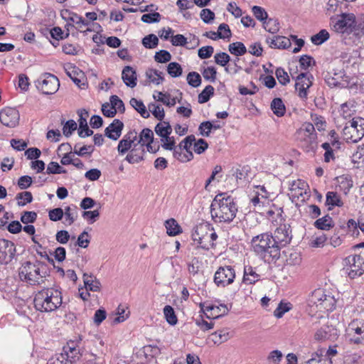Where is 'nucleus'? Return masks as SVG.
<instances>
[{
    "label": "nucleus",
    "mask_w": 364,
    "mask_h": 364,
    "mask_svg": "<svg viewBox=\"0 0 364 364\" xmlns=\"http://www.w3.org/2000/svg\"><path fill=\"white\" fill-rule=\"evenodd\" d=\"M237 211L238 207L235 198L226 193L216 195L210 205L211 216L215 223H231Z\"/></svg>",
    "instance_id": "f257e3e1"
},
{
    "label": "nucleus",
    "mask_w": 364,
    "mask_h": 364,
    "mask_svg": "<svg viewBox=\"0 0 364 364\" xmlns=\"http://www.w3.org/2000/svg\"><path fill=\"white\" fill-rule=\"evenodd\" d=\"M251 244L255 253L265 262L271 263L280 257L279 248L272 234L265 232L253 237Z\"/></svg>",
    "instance_id": "f03ea898"
},
{
    "label": "nucleus",
    "mask_w": 364,
    "mask_h": 364,
    "mask_svg": "<svg viewBox=\"0 0 364 364\" xmlns=\"http://www.w3.org/2000/svg\"><path fill=\"white\" fill-rule=\"evenodd\" d=\"M47 264L40 260L36 259L31 262H23L18 269L20 279L28 285H40L44 282L47 275Z\"/></svg>",
    "instance_id": "7ed1b4c3"
},
{
    "label": "nucleus",
    "mask_w": 364,
    "mask_h": 364,
    "mask_svg": "<svg viewBox=\"0 0 364 364\" xmlns=\"http://www.w3.org/2000/svg\"><path fill=\"white\" fill-rule=\"evenodd\" d=\"M36 310L50 312L56 310L62 304V293L57 288H45L38 291L33 299Z\"/></svg>",
    "instance_id": "20e7f679"
},
{
    "label": "nucleus",
    "mask_w": 364,
    "mask_h": 364,
    "mask_svg": "<svg viewBox=\"0 0 364 364\" xmlns=\"http://www.w3.org/2000/svg\"><path fill=\"white\" fill-rule=\"evenodd\" d=\"M363 24H333V31L339 35L345 44L362 47L364 44Z\"/></svg>",
    "instance_id": "39448f33"
},
{
    "label": "nucleus",
    "mask_w": 364,
    "mask_h": 364,
    "mask_svg": "<svg viewBox=\"0 0 364 364\" xmlns=\"http://www.w3.org/2000/svg\"><path fill=\"white\" fill-rule=\"evenodd\" d=\"M343 272L350 279L361 276L364 273V259L360 255H349L343 260Z\"/></svg>",
    "instance_id": "423d86ee"
},
{
    "label": "nucleus",
    "mask_w": 364,
    "mask_h": 364,
    "mask_svg": "<svg viewBox=\"0 0 364 364\" xmlns=\"http://www.w3.org/2000/svg\"><path fill=\"white\" fill-rule=\"evenodd\" d=\"M38 90L43 95H53L55 93L60 86L58 78L50 73H46L41 75L35 82Z\"/></svg>",
    "instance_id": "0eeeda50"
},
{
    "label": "nucleus",
    "mask_w": 364,
    "mask_h": 364,
    "mask_svg": "<svg viewBox=\"0 0 364 364\" xmlns=\"http://www.w3.org/2000/svg\"><path fill=\"white\" fill-rule=\"evenodd\" d=\"M209 232H211V227L208 223H200L193 228L191 237L193 242L197 243L198 248L205 250L211 248V245L208 241Z\"/></svg>",
    "instance_id": "6e6552de"
},
{
    "label": "nucleus",
    "mask_w": 364,
    "mask_h": 364,
    "mask_svg": "<svg viewBox=\"0 0 364 364\" xmlns=\"http://www.w3.org/2000/svg\"><path fill=\"white\" fill-rule=\"evenodd\" d=\"M235 270L232 266L220 267L215 273L214 282L218 287H225L233 283Z\"/></svg>",
    "instance_id": "1a4fd4ad"
},
{
    "label": "nucleus",
    "mask_w": 364,
    "mask_h": 364,
    "mask_svg": "<svg viewBox=\"0 0 364 364\" xmlns=\"http://www.w3.org/2000/svg\"><path fill=\"white\" fill-rule=\"evenodd\" d=\"M360 130L355 131L352 120L347 122L342 130V136L348 143H356L364 136V119H359Z\"/></svg>",
    "instance_id": "9d476101"
},
{
    "label": "nucleus",
    "mask_w": 364,
    "mask_h": 364,
    "mask_svg": "<svg viewBox=\"0 0 364 364\" xmlns=\"http://www.w3.org/2000/svg\"><path fill=\"white\" fill-rule=\"evenodd\" d=\"M273 238L279 248L289 245L292 240V230L289 224H280L274 231Z\"/></svg>",
    "instance_id": "9b49d317"
},
{
    "label": "nucleus",
    "mask_w": 364,
    "mask_h": 364,
    "mask_svg": "<svg viewBox=\"0 0 364 364\" xmlns=\"http://www.w3.org/2000/svg\"><path fill=\"white\" fill-rule=\"evenodd\" d=\"M16 253L15 244L6 239H0V264H8Z\"/></svg>",
    "instance_id": "f8f14e48"
},
{
    "label": "nucleus",
    "mask_w": 364,
    "mask_h": 364,
    "mask_svg": "<svg viewBox=\"0 0 364 364\" xmlns=\"http://www.w3.org/2000/svg\"><path fill=\"white\" fill-rule=\"evenodd\" d=\"M313 79V75L308 73H301L295 77V88L298 91V95L300 98H307V90L312 85Z\"/></svg>",
    "instance_id": "ddd939ff"
},
{
    "label": "nucleus",
    "mask_w": 364,
    "mask_h": 364,
    "mask_svg": "<svg viewBox=\"0 0 364 364\" xmlns=\"http://www.w3.org/2000/svg\"><path fill=\"white\" fill-rule=\"evenodd\" d=\"M18 111L14 108L6 107L0 112V122L8 127H15L19 122Z\"/></svg>",
    "instance_id": "4468645a"
},
{
    "label": "nucleus",
    "mask_w": 364,
    "mask_h": 364,
    "mask_svg": "<svg viewBox=\"0 0 364 364\" xmlns=\"http://www.w3.org/2000/svg\"><path fill=\"white\" fill-rule=\"evenodd\" d=\"M331 23H364V14L355 16L353 13L343 12L331 16Z\"/></svg>",
    "instance_id": "2eb2a0df"
},
{
    "label": "nucleus",
    "mask_w": 364,
    "mask_h": 364,
    "mask_svg": "<svg viewBox=\"0 0 364 364\" xmlns=\"http://www.w3.org/2000/svg\"><path fill=\"white\" fill-rule=\"evenodd\" d=\"M296 134L297 140L299 141L300 146L304 149L305 151L309 152L315 149L317 146L316 134H304L303 131H298Z\"/></svg>",
    "instance_id": "dca6fc26"
},
{
    "label": "nucleus",
    "mask_w": 364,
    "mask_h": 364,
    "mask_svg": "<svg viewBox=\"0 0 364 364\" xmlns=\"http://www.w3.org/2000/svg\"><path fill=\"white\" fill-rule=\"evenodd\" d=\"M144 144L141 143L134 144L129 153L127 155L125 159L129 164H136L143 161L145 154Z\"/></svg>",
    "instance_id": "f3484780"
},
{
    "label": "nucleus",
    "mask_w": 364,
    "mask_h": 364,
    "mask_svg": "<svg viewBox=\"0 0 364 364\" xmlns=\"http://www.w3.org/2000/svg\"><path fill=\"white\" fill-rule=\"evenodd\" d=\"M123 128V122L119 119H115L105 128V135L109 139L116 141L120 137Z\"/></svg>",
    "instance_id": "a211bd4d"
},
{
    "label": "nucleus",
    "mask_w": 364,
    "mask_h": 364,
    "mask_svg": "<svg viewBox=\"0 0 364 364\" xmlns=\"http://www.w3.org/2000/svg\"><path fill=\"white\" fill-rule=\"evenodd\" d=\"M122 78L125 85L129 87H134L137 83L136 70L131 66H125L122 72Z\"/></svg>",
    "instance_id": "6ab92c4d"
},
{
    "label": "nucleus",
    "mask_w": 364,
    "mask_h": 364,
    "mask_svg": "<svg viewBox=\"0 0 364 364\" xmlns=\"http://www.w3.org/2000/svg\"><path fill=\"white\" fill-rule=\"evenodd\" d=\"M266 41L273 48L287 49L291 47V42L289 38L282 36H275L273 38H267Z\"/></svg>",
    "instance_id": "aec40b11"
},
{
    "label": "nucleus",
    "mask_w": 364,
    "mask_h": 364,
    "mask_svg": "<svg viewBox=\"0 0 364 364\" xmlns=\"http://www.w3.org/2000/svg\"><path fill=\"white\" fill-rule=\"evenodd\" d=\"M83 282L86 290L92 291H99L100 290L101 284L100 281L93 275H89L85 273L83 274Z\"/></svg>",
    "instance_id": "412c9836"
},
{
    "label": "nucleus",
    "mask_w": 364,
    "mask_h": 364,
    "mask_svg": "<svg viewBox=\"0 0 364 364\" xmlns=\"http://www.w3.org/2000/svg\"><path fill=\"white\" fill-rule=\"evenodd\" d=\"M260 279V275L257 274L251 266L245 267L242 282L247 284H253Z\"/></svg>",
    "instance_id": "4be33fe9"
},
{
    "label": "nucleus",
    "mask_w": 364,
    "mask_h": 364,
    "mask_svg": "<svg viewBox=\"0 0 364 364\" xmlns=\"http://www.w3.org/2000/svg\"><path fill=\"white\" fill-rule=\"evenodd\" d=\"M326 205L329 206L328 210H331L335 206L342 207L343 203L341 196L336 192L328 191L326 193Z\"/></svg>",
    "instance_id": "5701e85b"
},
{
    "label": "nucleus",
    "mask_w": 364,
    "mask_h": 364,
    "mask_svg": "<svg viewBox=\"0 0 364 364\" xmlns=\"http://www.w3.org/2000/svg\"><path fill=\"white\" fill-rule=\"evenodd\" d=\"M314 227L317 229L322 230H329L331 228H333L334 223L332 218L329 215H326L325 216L317 219L314 224Z\"/></svg>",
    "instance_id": "b1692460"
},
{
    "label": "nucleus",
    "mask_w": 364,
    "mask_h": 364,
    "mask_svg": "<svg viewBox=\"0 0 364 364\" xmlns=\"http://www.w3.org/2000/svg\"><path fill=\"white\" fill-rule=\"evenodd\" d=\"M63 354L66 355L68 361L71 364L79 358V349L75 346L74 342L68 343V346L63 348Z\"/></svg>",
    "instance_id": "393cba45"
},
{
    "label": "nucleus",
    "mask_w": 364,
    "mask_h": 364,
    "mask_svg": "<svg viewBox=\"0 0 364 364\" xmlns=\"http://www.w3.org/2000/svg\"><path fill=\"white\" fill-rule=\"evenodd\" d=\"M271 109L273 113L279 117H283L286 112V107L282 100L279 97L274 98L271 102Z\"/></svg>",
    "instance_id": "a878e982"
},
{
    "label": "nucleus",
    "mask_w": 364,
    "mask_h": 364,
    "mask_svg": "<svg viewBox=\"0 0 364 364\" xmlns=\"http://www.w3.org/2000/svg\"><path fill=\"white\" fill-rule=\"evenodd\" d=\"M155 132L158 136L162 138H168V136L172 132V128L169 122L161 121V122L158 123L155 127Z\"/></svg>",
    "instance_id": "bb28decb"
},
{
    "label": "nucleus",
    "mask_w": 364,
    "mask_h": 364,
    "mask_svg": "<svg viewBox=\"0 0 364 364\" xmlns=\"http://www.w3.org/2000/svg\"><path fill=\"white\" fill-rule=\"evenodd\" d=\"M153 97L163 104L168 107H173L176 105V100L174 97H171L168 93H163L162 92L156 91Z\"/></svg>",
    "instance_id": "cd10ccee"
},
{
    "label": "nucleus",
    "mask_w": 364,
    "mask_h": 364,
    "mask_svg": "<svg viewBox=\"0 0 364 364\" xmlns=\"http://www.w3.org/2000/svg\"><path fill=\"white\" fill-rule=\"evenodd\" d=\"M165 226L167 234L170 236H176L182 232L181 226L173 218L167 220L165 223Z\"/></svg>",
    "instance_id": "c85d7f7f"
},
{
    "label": "nucleus",
    "mask_w": 364,
    "mask_h": 364,
    "mask_svg": "<svg viewBox=\"0 0 364 364\" xmlns=\"http://www.w3.org/2000/svg\"><path fill=\"white\" fill-rule=\"evenodd\" d=\"M129 103L130 105L136 110L143 118L146 119L149 117L150 114L141 100L133 97L130 100Z\"/></svg>",
    "instance_id": "c756f323"
},
{
    "label": "nucleus",
    "mask_w": 364,
    "mask_h": 364,
    "mask_svg": "<svg viewBox=\"0 0 364 364\" xmlns=\"http://www.w3.org/2000/svg\"><path fill=\"white\" fill-rule=\"evenodd\" d=\"M329 38V33L326 29H321L318 33L311 37V41L315 46H320L327 41Z\"/></svg>",
    "instance_id": "7c9ffc66"
},
{
    "label": "nucleus",
    "mask_w": 364,
    "mask_h": 364,
    "mask_svg": "<svg viewBox=\"0 0 364 364\" xmlns=\"http://www.w3.org/2000/svg\"><path fill=\"white\" fill-rule=\"evenodd\" d=\"M146 76L150 82L156 85L161 84L164 80L161 72L152 68L148 69L146 71Z\"/></svg>",
    "instance_id": "2f4dec72"
},
{
    "label": "nucleus",
    "mask_w": 364,
    "mask_h": 364,
    "mask_svg": "<svg viewBox=\"0 0 364 364\" xmlns=\"http://www.w3.org/2000/svg\"><path fill=\"white\" fill-rule=\"evenodd\" d=\"M228 50L236 56L243 55L247 53V48L242 42H235L228 46Z\"/></svg>",
    "instance_id": "473e14b6"
},
{
    "label": "nucleus",
    "mask_w": 364,
    "mask_h": 364,
    "mask_svg": "<svg viewBox=\"0 0 364 364\" xmlns=\"http://www.w3.org/2000/svg\"><path fill=\"white\" fill-rule=\"evenodd\" d=\"M77 207L76 205L67 206L65 208V220L69 225H72L78 217Z\"/></svg>",
    "instance_id": "72a5a7b5"
},
{
    "label": "nucleus",
    "mask_w": 364,
    "mask_h": 364,
    "mask_svg": "<svg viewBox=\"0 0 364 364\" xmlns=\"http://www.w3.org/2000/svg\"><path fill=\"white\" fill-rule=\"evenodd\" d=\"M110 21H122L123 20L134 21L136 18L134 15H129L127 16H124L122 12L119 10L113 9L110 11L109 17Z\"/></svg>",
    "instance_id": "f704fd0d"
},
{
    "label": "nucleus",
    "mask_w": 364,
    "mask_h": 364,
    "mask_svg": "<svg viewBox=\"0 0 364 364\" xmlns=\"http://www.w3.org/2000/svg\"><path fill=\"white\" fill-rule=\"evenodd\" d=\"M215 89L212 85H207L203 90L198 95V101L200 104H203L209 101L211 97L214 95Z\"/></svg>",
    "instance_id": "c9c22d12"
},
{
    "label": "nucleus",
    "mask_w": 364,
    "mask_h": 364,
    "mask_svg": "<svg viewBox=\"0 0 364 364\" xmlns=\"http://www.w3.org/2000/svg\"><path fill=\"white\" fill-rule=\"evenodd\" d=\"M355 106L354 101H348L342 104L341 105L340 112L343 118L347 119L350 117L355 112Z\"/></svg>",
    "instance_id": "e433bc0d"
},
{
    "label": "nucleus",
    "mask_w": 364,
    "mask_h": 364,
    "mask_svg": "<svg viewBox=\"0 0 364 364\" xmlns=\"http://www.w3.org/2000/svg\"><path fill=\"white\" fill-rule=\"evenodd\" d=\"M200 73L205 80L211 82H215L217 78V70L215 67L209 66L201 68Z\"/></svg>",
    "instance_id": "4c0bfd02"
},
{
    "label": "nucleus",
    "mask_w": 364,
    "mask_h": 364,
    "mask_svg": "<svg viewBox=\"0 0 364 364\" xmlns=\"http://www.w3.org/2000/svg\"><path fill=\"white\" fill-rule=\"evenodd\" d=\"M213 341L215 344H221L226 342L230 338V332L227 330L223 329L215 331L212 334Z\"/></svg>",
    "instance_id": "58836bf2"
},
{
    "label": "nucleus",
    "mask_w": 364,
    "mask_h": 364,
    "mask_svg": "<svg viewBox=\"0 0 364 364\" xmlns=\"http://www.w3.org/2000/svg\"><path fill=\"white\" fill-rule=\"evenodd\" d=\"M164 314L166 321L170 325L174 326L177 323L178 318L172 306L169 305L165 306L164 308Z\"/></svg>",
    "instance_id": "ea45409f"
},
{
    "label": "nucleus",
    "mask_w": 364,
    "mask_h": 364,
    "mask_svg": "<svg viewBox=\"0 0 364 364\" xmlns=\"http://www.w3.org/2000/svg\"><path fill=\"white\" fill-rule=\"evenodd\" d=\"M15 199L18 206H24L33 201V196L29 191H23L16 194Z\"/></svg>",
    "instance_id": "a19ab883"
},
{
    "label": "nucleus",
    "mask_w": 364,
    "mask_h": 364,
    "mask_svg": "<svg viewBox=\"0 0 364 364\" xmlns=\"http://www.w3.org/2000/svg\"><path fill=\"white\" fill-rule=\"evenodd\" d=\"M154 140V133L153 132L149 129L145 128L142 129L140 134L138 136V141L136 143L144 144L149 142L152 143Z\"/></svg>",
    "instance_id": "79ce46f5"
},
{
    "label": "nucleus",
    "mask_w": 364,
    "mask_h": 364,
    "mask_svg": "<svg viewBox=\"0 0 364 364\" xmlns=\"http://www.w3.org/2000/svg\"><path fill=\"white\" fill-rule=\"evenodd\" d=\"M213 311L210 315L205 314V316L208 318H218L220 316L225 315L228 313L229 310L225 304H220V306H215Z\"/></svg>",
    "instance_id": "37998d69"
},
{
    "label": "nucleus",
    "mask_w": 364,
    "mask_h": 364,
    "mask_svg": "<svg viewBox=\"0 0 364 364\" xmlns=\"http://www.w3.org/2000/svg\"><path fill=\"white\" fill-rule=\"evenodd\" d=\"M32 250L36 252V255H39L41 258L46 259L50 264L54 265V260L51 258L46 252V248L43 247L41 244L34 245L31 247Z\"/></svg>",
    "instance_id": "c03bdc74"
},
{
    "label": "nucleus",
    "mask_w": 364,
    "mask_h": 364,
    "mask_svg": "<svg viewBox=\"0 0 364 364\" xmlns=\"http://www.w3.org/2000/svg\"><path fill=\"white\" fill-rule=\"evenodd\" d=\"M252 11L258 21L262 23H266L268 18V14L264 8L259 6H254L252 8Z\"/></svg>",
    "instance_id": "a18cd8bd"
},
{
    "label": "nucleus",
    "mask_w": 364,
    "mask_h": 364,
    "mask_svg": "<svg viewBox=\"0 0 364 364\" xmlns=\"http://www.w3.org/2000/svg\"><path fill=\"white\" fill-rule=\"evenodd\" d=\"M167 72L172 77H178L182 75L183 69L176 62H171L167 66Z\"/></svg>",
    "instance_id": "49530a36"
},
{
    "label": "nucleus",
    "mask_w": 364,
    "mask_h": 364,
    "mask_svg": "<svg viewBox=\"0 0 364 364\" xmlns=\"http://www.w3.org/2000/svg\"><path fill=\"white\" fill-rule=\"evenodd\" d=\"M149 111L159 121H162L165 117L164 109L162 107L154 103L149 105Z\"/></svg>",
    "instance_id": "de8ad7c7"
},
{
    "label": "nucleus",
    "mask_w": 364,
    "mask_h": 364,
    "mask_svg": "<svg viewBox=\"0 0 364 364\" xmlns=\"http://www.w3.org/2000/svg\"><path fill=\"white\" fill-rule=\"evenodd\" d=\"M188 85L193 87H198L201 84V77L195 71L190 72L186 77Z\"/></svg>",
    "instance_id": "09e8293b"
},
{
    "label": "nucleus",
    "mask_w": 364,
    "mask_h": 364,
    "mask_svg": "<svg viewBox=\"0 0 364 364\" xmlns=\"http://www.w3.org/2000/svg\"><path fill=\"white\" fill-rule=\"evenodd\" d=\"M250 201L252 205L259 210L264 205L265 203H267V196L262 195L260 197V194L257 192Z\"/></svg>",
    "instance_id": "8fccbe9b"
},
{
    "label": "nucleus",
    "mask_w": 364,
    "mask_h": 364,
    "mask_svg": "<svg viewBox=\"0 0 364 364\" xmlns=\"http://www.w3.org/2000/svg\"><path fill=\"white\" fill-rule=\"evenodd\" d=\"M299 65L301 70H306L309 67L316 65L313 57L309 55H303L299 58Z\"/></svg>",
    "instance_id": "3c124183"
},
{
    "label": "nucleus",
    "mask_w": 364,
    "mask_h": 364,
    "mask_svg": "<svg viewBox=\"0 0 364 364\" xmlns=\"http://www.w3.org/2000/svg\"><path fill=\"white\" fill-rule=\"evenodd\" d=\"M159 43V39L154 34H149L142 40L143 46L146 48H154Z\"/></svg>",
    "instance_id": "603ef678"
},
{
    "label": "nucleus",
    "mask_w": 364,
    "mask_h": 364,
    "mask_svg": "<svg viewBox=\"0 0 364 364\" xmlns=\"http://www.w3.org/2000/svg\"><path fill=\"white\" fill-rule=\"evenodd\" d=\"M77 144H75L74 146L73 154H76L79 156H85L86 155L90 156L95 149L94 146L92 145H85L79 149H77Z\"/></svg>",
    "instance_id": "864d4df0"
},
{
    "label": "nucleus",
    "mask_w": 364,
    "mask_h": 364,
    "mask_svg": "<svg viewBox=\"0 0 364 364\" xmlns=\"http://www.w3.org/2000/svg\"><path fill=\"white\" fill-rule=\"evenodd\" d=\"M67 171L61 167L57 162L51 161L48 164L46 173L47 174H60L65 173Z\"/></svg>",
    "instance_id": "5fc2aeb1"
},
{
    "label": "nucleus",
    "mask_w": 364,
    "mask_h": 364,
    "mask_svg": "<svg viewBox=\"0 0 364 364\" xmlns=\"http://www.w3.org/2000/svg\"><path fill=\"white\" fill-rule=\"evenodd\" d=\"M161 19V16L158 12L145 14L141 16V20L144 23H159Z\"/></svg>",
    "instance_id": "6e6d98bb"
},
{
    "label": "nucleus",
    "mask_w": 364,
    "mask_h": 364,
    "mask_svg": "<svg viewBox=\"0 0 364 364\" xmlns=\"http://www.w3.org/2000/svg\"><path fill=\"white\" fill-rule=\"evenodd\" d=\"M171 59V55L166 50H161L156 53L154 55V60L157 63H164L170 61Z\"/></svg>",
    "instance_id": "4d7b16f0"
},
{
    "label": "nucleus",
    "mask_w": 364,
    "mask_h": 364,
    "mask_svg": "<svg viewBox=\"0 0 364 364\" xmlns=\"http://www.w3.org/2000/svg\"><path fill=\"white\" fill-rule=\"evenodd\" d=\"M77 128V123L73 119H70L65 122L63 127V133L66 136H70L72 133Z\"/></svg>",
    "instance_id": "13d9d810"
},
{
    "label": "nucleus",
    "mask_w": 364,
    "mask_h": 364,
    "mask_svg": "<svg viewBox=\"0 0 364 364\" xmlns=\"http://www.w3.org/2000/svg\"><path fill=\"white\" fill-rule=\"evenodd\" d=\"M111 106L114 109H118L120 112H124L125 107L122 100L117 95H112L110 97Z\"/></svg>",
    "instance_id": "bf43d9fd"
},
{
    "label": "nucleus",
    "mask_w": 364,
    "mask_h": 364,
    "mask_svg": "<svg viewBox=\"0 0 364 364\" xmlns=\"http://www.w3.org/2000/svg\"><path fill=\"white\" fill-rule=\"evenodd\" d=\"M275 75L280 84L286 85L287 83L289 82V77L288 75V73L284 70V68H277L275 71Z\"/></svg>",
    "instance_id": "052dcab7"
},
{
    "label": "nucleus",
    "mask_w": 364,
    "mask_h": 364,
    "mask_svg": "<svg viewBox=\"0 0 364 364\" xmlns=\"http://www.w3.org/2000/svg\"><path fill=\"white\" fill-rule=\"evenodd\" d=\"M249 171L250 168L248 166H242L236 168L234 171L233 176H235L237 181H243L247 178Z\"/></svg>",
    "instance_id": "680f3d73"
},
{
    "label": "nucleus",
    "mask_w": 364,
    "mask_h": 364,
    "mask_svg": "<svg viewBox=\"0 0 364 364\" xmlns=\"http://www.w3.org/2000/svg\"><path fill=\"white\" fill-rule=\"evenodd\" d=\"M215 62L223 67H225L230 60V55L224 52H220L215 55L214 56Z\"/></svg>",
    "instance_id": "e2e57ef3"
},
{
    "label": "nucleus",
    "mask_w": 364,
    "mask_h": 364,
    "mask_svg": "<svg viewBox=\"0 0 364 364\" xmlns=\"http://www.w3.org/2000/svg\"><path fill=\"white\" fill-rule=\"evenodd\" d=\"M68 358L66 355L62 353H57L52 356L47 362V364H68Z\"/></svg>",
    "instance_id": "0e129e2a"
},
{
    "label": "nucleus",
    "mask_w": 364,
    "mask_h": 364,
    "mask_svg": "<svg viewBox=\"0 0 364 364\" xmlns=\"http://www.w3.org/2000/svg\"><path fill=\"white\" fill-rule=\"evenodd\" d=\"M37 219V213L34 211H24L21 216V221L24 224L33 223Z\"/></svg>",
    "instance_id": "69168bd1"
},
{
    "label": "nucleus",
    "mask_w": 364,
    "mask_h": 364,
    "mask_svg": "<svg viewBox=\"0 0 364 364\" xmlns=\"http://www.w3.org/2000/svg\"><path fill=\"white\" fill-rule=\"evenodd\" d=\"M198 131L200 135L206 137L209 136L212 132V122L210 121L201 122L198 127Z\"/></svg>",
    "instance_id": "338daca9"
},
{
    "label": "nucleus",
    "mask_w": 364,
    "mask_h": 364,
    "mask_svg": "<svg viewBox=\"0 0 364 364\" xmlns=\"http://www.w3.org/2000/svg\"><path fill=\"white\" fill-rule=\"evenodd\" d=\"M352 161L353 163H362L364 164V146L357 148V150L353 154Z\"/></svg>",
    "instance_id": "774afa93"
}]
</instances>
